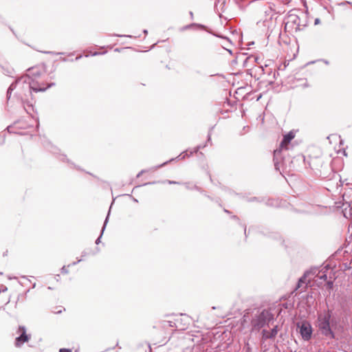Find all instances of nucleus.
Segmentation results:
<instances>
[{
  "instance_id": "a211bd4d",
  "label": "nucleus",
  "mask_w": 352,
  "mask_h": 352,
  "mask_svg": "<svg viewBox=\"0 0 352 352\" xmlns=\"http://www.w3.org/2000/svg\"><path fill=\"white\" fill-rule=\"evenodd\" d=\"M332 284H333V283H332L331 282H329V285H330V287H331Z\"/></svg>"
},
{
  "instance_id": "1a4fd4ad",
  "label": "nucleus",
  "mask_w": 352,
  "mask_h": 352,
  "mask_svg": "<svg viewBox=\"0 0 352 352\" xmlns=\"http://www.w3.org/2000/svg\"><path fill=\"white\" fill-rule=\"evenodd\" d=\"M289 19L294 22H296V21L298 19V17L296 15H290L289 16Z\"/></svg>"
},
{
  "instance_id": "2eb2a0df",
  "label": "nucleus",
  "mask_w": 352,
  "mask_h": 352,
  "mask_svg": "<svg viewBox=\"0 0 352 352\" xmlns=\"http://www.w3.org/2000/svg\"><path fill=\"white\" fill-rule=\"evenodd\" d=\"M320 23V20L318 19H316L315 20V24H318Z\"/></svg>"
},
{
  "instance_id": "f257e3e1",
  "label": "nucleus",
  "mask_w": 352,
  "mask_h": 352,
  "mask_svg": "<svg viewBox=\"0 0 352 352\" xmlns=\"http://www.w3.org/2000/svg\"><path fill=\"white\" fill-rule=\"evenodd\" d=\"M331 315L329 312H324L319 314L318 318V327L322 333L325 336H329L333 338V334L330 329L329 320Z\"/></svg>"
},
{
  "instance_id": "4468645a",
  "label": "nucleus",
  "mask_w": 352,
  "mask_h": 352,
  "mask_svg": "<svg viewBox=\"0 0 352 352\" xmlns=\"http://www.w3.org/2000/svg\"><path fill=\"white\" fill-rule=\"evenodd\" d=\"M100 237H98V238L96 239V244H98V243H100Z\"/></svg>"
},
{
  "instance_id": "f3484780",
  "label": "nucleus",
  "mask_w": 352,
  "mask_h": 352,
  "mask_svg": "<svg viewBox=\"0 0 352 352\" xmlns=\"http://www.w3.org/2000/svg\"><path fill=\"white\" fill-rule=\"evenodd\" d=\"M147 32H147V30H144V34H147Z\"/></svg>"
},
{
  "instance_id": "6e6552de",
  "label": "nucleus",
  "mask_w": 352,
  "mask_h": 352,
  "mask_svg": "<svg viewBox=\"0 0 352 352\" xmlns=\"http://www.w3.org/2000/svg\"><path fill=\"white\" fill-rule=\"evenodd\" d=\"M309 276L310 273H306L305 276L299 280V284L305 283L307 280L309 282L311 279V278H309Z\"/></svg>"
},
{
  "instance_id": "9b49d317",
  "label": "nucleus",
  "mask_w": 352,
  "mask_h": 352,
  "mask_svg": "<svg viewBox=\"0 0 352 352\" xmlns=\"http://www.w3.org/2000/svg\"><path fill=\"white\" fill-rule=\"evenodd\" d=\"M320 278L325 280L327 278V275L323 274L320 276Z\"/></svg>"
},
{
  "instance_id": "423d86ee",
  "label": "nucleus",
  "mask_w": 352,
  "mask_h": 352,
  "mask_svg": "<svg viewBox=\"0 0 352 352\" xmlns=\"http://www.w3.org/2000/svg\"><path fill=\"white\" fill-rule=\"evenodd\" d=\"M274 15V10L272 8H268L264 12V17L262 19L264 26H269L270 21Z\"/></svg>"
},
{
  "instance_id": "9d476101",
  "label": "nucleus",
  "mask_w": 352,
  "mask_h": 352,
  "mask_svg": "<svg viewBox=\"0 0 352 352\" xmlns=\"http://www.w3.org/2000/svg\"><path fill=\"white\" fill-rule=\"evenodd\" d=\"M60 352H72V351L69 349H60Z\"/></svg>"
},
{
  "instance_id": "0eeeda50",
  "label": "nucleus",
  "mask_w": 352,
  "mask_h": 352,
  "mask_svg": "<svg viewBox=\"0 0 352 352\" xmlns=\"http://www.w3.org/2000/svg\"><path fill=\"white\" fill-rule=\"evenodd\" d=\"M277 334V329H276V327H274L272 329V331L270 333H269L268 332H267L265 330L263 331V336L267 338H274L276 336Z\"/></svg>"
},
{
  "instance_id": "39448f33",
  "label": "nucleus",
  "mask_w": 352,
  "mask_h": 352,
  "mask_svg": "<svg viewBox=\"0 0 352 352\" xmlns=\"http://www.w3.org/2000/svg\"><path fill=\"white\" fill-rule=\"evenodd\" d=\"M17 333L19 336L16 337L15 342L16 346H20L23 343L28 342L30 338V335L26 333V329L24 327H19Z\"/></svg>"
},
{
  "instance_id": "ddd939ff",
  "label": "nucleus",
  "mask_w": 352,
  "mask_h": 352,
  "mask_svg": "<svg viewBox=\"0 0 352 352\" xmlns=\"http://www.w3.org/2000/svg\"><path fill=\"white\" fill-rule=\"evenodd\" d=\"M7 290V287H3L1 290H0V292H5Z\"/></svg>"
},
{
  "instance_id": "f03ea898",
  "label": "nucleus",
  "mask_w": 352,
  "mask_h": 352,
  "mask_svg": "<svg viewBox=\"0 0 352 352\" xmlns=\"http://www.w3.org/2000/svg\"><path fill=\"white\" fill-rule=\"evenodd\" d=\"M295 138V132L294 131H289L287 134L285 135L283 137V140H282L280 148L274 151V161H275V166H277V161L278 160L280 152L285 149L288 148V145L290 142Z\"/></svg>"
},
{
  "instance_id": "f8f14e48",
  "label": "nucleus",
  "mask_w": 352,
  "mask_h": 352,
  "mask_svg": "<svg viewBox=\"0 0 352 352\" xmlns=\"http://www.w3.org/2000/svg\"><path fill=\"white\" fill-rule=\"evenodd\" d=\"M107 219H108V217H107L106 218V219H105L104 224V226H103V228H102V231L104 230V227H105V226H106V224H107Z\"/></svg>"
},
{
  "instance_id": "20e7f679",
  "label": "nucleus",
  "mask_w": 352,
  "mask_h": 352,
  "mask_svg": "<svg viewBox=\"0 0 352 352\" xmlns=\"http://www.w3.org/2000/svg\"><path fill=\"white\" fill-rule=\"evenodd\" d=\"M270 314L267 311H263L252 320V324L258 329L262 327L267 321L270 320Z\"/></svg>"
},
{
  "instance_id": "7ed1b4c3",
  "label": "nucleus",
  "mask_w": 352,
  "mask_h": 352,
  "mask_svg": "<svg viewBox=\"0 0 352 352\" xmlns=\"http://www.w3.org/2000/svg\"><path fill=\"white\" fill-rule=\"evenodd\" d=\"M297 327L299 329V332L305 340H309L312 335L311 325L307 321H303L297 324Z\"/></svg>"
},
{
  "instance_id": "dca6fc26",
  "label": "nucleus",
  "mask_w": 352,
  "mask_h": 352,
  "mask_svg": "<svg viewBox=\"0 0 352 352\" xmlns=\"http://www.w3.org/2000/svg\"><path fill=\"white\" fill-rule=\"evenodd\" d=\"M10 91H11V88H10H10L8 89V94H9V93H10Z\"/></svg>"
}]
</instances>
